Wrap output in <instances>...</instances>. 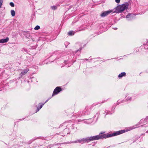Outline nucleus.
<instances>
[{
    "label": "nucleus",
    "instance_id": "1",
    "mask_svg": "<svg viewBox=\"0 0 148 148\" xmlns=\"http://www.w3.org/2000/svg\"><path fill=\"white\" fill-rule=\"evenodd\" d=\"M127 132L125 130H121L114 132L111 134H103V133L101 132L99 135L93 136L94 140H97L100 139H106L115 136H116Z\"/></svg>",
    "mask_w": 148,
    "mask_h": 148
},
{
    "label": "nucleus",
    "instance_id": "2",
    "mask_svg": "<svg viewBox=\"0 0 148 148\" xmlns=\"http://www.w3.org/2000/svg\"><path fill=\"white\" fill-rule=\"evenodd\" d=\"M94 140L93 136L89 137L86 138H83L81 140H79L77 141H71L70 143H82L87 142L88 143L90 141Z\"/></svg>",
    "mask_w": 148,
    "mask_h": 148
},
{
    "label": "nucleus",
    "instance_id": "3",
    "mask_svg": "<svg viewBox=\"0 0 148 148\" xmlns=\"http://www.w3.org/2000/svg\"><path fill=\"white\" fill-rule=\"evenodd\" d=\"M128 4L127 3L119 5L116 8L115 10V12L117 13L121 12L127 8L128 7Z\"/></svg>",
    "mask_w": 148,
    "mask_h": 148
},
{
    "label": "nucleus",
    "instance_id": "4",
    "mask_svg": "<svg viewBox=\"0 0 148 148\" xmlns=\"http://www.w3.org/2000/svg\"><path fill=\"white\" fill-rule=\"evenodd\" d=\"M62 89L60 87H57L54 90L52 96L56 95L59 93L61 91Z\"/></svg>",
    "mask_w": 148,
    "mask_h": 148
},
{
    "label": "nucleus",
    "instance_id": "5",
    "mask_svg": "<svg viewBox=\"0 0 148 148\" xmlns=\"http://www.w3.org/2000/svg\"><path fill=\"white\" fill-rule=\"evenodd\" d=\"M134 16L133 14L129 13L126 16V18L127 20L130 21L134 18Z\"/></svg>",
    "mask_w": 148,
    "mask_h": 148
},
{
    "label": "nucleus",
    "instance_id": "6",
    "mask_svg": "<svg viewBox=\"0 0 148 148\" xmlns=\"http://www.w3.org/2000/svg\"><path fill=\"white\" fill-rule=\"evenodd\" d=\"M112 11L111 10H108L105 11L103 12L100 15L101 17H104L108 15Z\"/></svg>",
    "mask_w": 148,
    "mask_h": 148
},
{
    "label": "nucleus",
    "instance_id": "7",
    "mask_svg": "<svg viewBox=\"0 0 148 148\" xmlns=\"http://www.w3.org/2000/svg\"><path fill=\"white\" fill-rule=\"evenodd\" d=\"M29 71V69H27L23 70L20 73L21 77H22L23 75H25Z\"/></svg>",
    "mask_w": 148,
    "mask_h": 148
},
{
    "label": "nucleus",
    "instance_id": "8",
    "mask_svg": "<svg viewBox=\"0 0 148 148\" xmlns=\"http://www.w3.org/2000/svg\"><path fill=\"white\" fill-rule=\"evenodd\" d=\"M9 40L8 37H6L5 39H2L0 40V42L1 43H4L7 42Z\"/></svg>",
    "mask_w": 148,
    "mask_h": 148
},
{
    "label": "nucleus",
    "instance_id": "9",
    "mask_svg": "<svg viewBox=\"0 0 148 148\" xmlns=\"http://www.w3.org/2000/svg\"><path fill=\"white\" fill-rule=\"evenodd\" d=\"M45 104V103H39L38 106L39 107H38L37 108L36 112H38L39 110L42 108L43 106Z\"/></svg>",
    "mask_w": 148,
    "mask_h": 148
},
{
    "label": "nucleus",
    "instance_id": "10",
    "mask_svg": "<svg viewBox=\"0 0 148 148\" xmlns=\"http://www.w3.org/2000/svg\"><path fill=\"white\" fill-rule=\"evenodd\" d=\"M126 74V73L125 72L121 73L119 75L118 77L119 78H121L123 76H125Z\"/></svg>",
    "mask_w": 148,
    "mask_h": 148
},
{
    "label": "nucleus",
    "instance_id": "11",
    "mask_svg": "<svg viewBox=\"0 0 148 148\" xmlns=\"http://www.w3.org/2000/svg\"><path fill=\"white\" fill-rule=\"evenodd\" d=\"M125 99L126 101H128L131 100L132 97L129 96L127 95L125 97Z\"/></svg>",
    "mask_w": 148,
    "mask_h": 148
},
{
    "label": "nucleus",
    "instance_id": "12",
    "mask_svg": "<svg viewBox=\"0 0 148 148\" xmlns=\"http://www.w3.org/2000/svg\"><path fill=\"white\" fill-rule=\"evenodd\" d=\"M11 13L12 16H14L15 15V13L14 10H11Z\"/></svg>",
    "mask_w": 148,
    "mask_h": 148
},
{
    "label": "nucleus",
    "instance_id": "13",
    "mask_svg": "<svg viewBox=\"0 0 148 148\" xmlns=\"http://www.w3.org/2000/svg\"><path fill=\"white\" fill-rule=\"evenodd\" d=\"M123 101L122 100V101H119V100L116 103V105H119V104L120 103H123Z\"/></svg>",
    "mask_w": 148,
    "mask_h": 148
},
{
    "label": "nucleus",
    "instance_id": "14",
    "mask_svg": "<svg viewBox=\"0 0 148 148\" xmlns=\"http://www.w3.org/2000/svg\"><path fill=\"white\" fill-rule=\"evenodd\" d=\"M40 28V27L38 25L36 26L34 28V29L36 30H38Z\"/></svg>",
    "mask_w": 148,
    "mask_h": 148
},
{
    "label": "nucleus",
    "instance_id": "15",
    "mask_svg": "<svg viewBox=\"0 0 148 148\" xmlns=\"http://www.w3.org/2000/svg\"><path fill=\"white\" fill-rule=\"evenodd\" d=\"M68 34L69 35H72L74 34V33L72 31H71L69 32L68 33Z\"/></svg>",
    "mask_w": 148,
    "mask_h": 148
},
{
    "label": "nucleus",
    "instance_id": "16",
    "mask_svg": "<svg viewBox=\"0 0 148 148\" xmlns=\"http://www.w3.org/2000/svg\"><path fill=\"white\" fill-rule=\"evenodd\" d=\"M51 8L52 9V10H56L57 9V7L56 6H51Z\"/></svg>",
    "mask_w": 148,
    "mask_h": 148
},
{
    "label": "nucleus",
    "instance_id": "17",
    "mask_svg": "<svg viewBox=\"0 0 148 148\" xmlns=\"http://www.w3.org/2000/svg\"><path fill=\"white\" fill-rule=\"evenodd\" d=\"M3 3V0H0V8H1L2 7V6Z\"/></svg>",
    "mask_w": 148,
    "mask_h": 148
},
{
    "label": "nucleus",
    "instance_id": "18",
    "mask_svg": "<svg viewBox=\"0 0 148 148\" xmlns=\"http://www.w3.org/2000/svg\"><path fill=\"white\" fill-rule=\"evenodd\" d=\"M10 5H11V6L12 7H14V3L12 2H11L10 3Z\"/></svg>",
    "mask_w": 148,
    "mask_h": 148
},
{
    "label": "nucleus",
    "instance_id": "19",
    "mask_svg": "<svg viewBox=\"0 0 148 148\" xmlns=\"http://www.w3.org/2000/svg\"><path fill=\"white\" fill-rule=\"evenodd\" d=\"M115 1L116 3H119L120 2V0H115Z\"/></svg>",
    "mask_w": 148,
    "mask_h": 148
},
{
    "label": "nucleus",
    "instance_id": "20",
    "mask_svg": "<svg viewBox=\"0 0 148 148\" xmlns=\"http://www.w3.org/2000/svg\"><path fill=\"white\" fill-rule=\"evenodd\" d=\"M136 127H130V128L129 130H132L133 129H134Z\"/></svg>",
    "mask_w": 148,
    "mask_h": 148
},
{
    "label": "nucleus",
    "instance_id": "21",
    "mask_svg": "<svg viewBox=\"0 0 148 148\" xmlns=\"http://www.w3.org/2000/svg\"><path fill=\"white\" fill-rule=\"evenodd\" d=\"M146 44H144V45H143V46H144V48H145V49H147V48H146V47H145V46H146Z\"/></svg>",
    "mask_w": 148,
    "mask_h": 148
},
{
    "label": "nucleus",
    "instance_id": "22",
    "mask_svg": "<svg viewBox=\"0 0 148 148\" xmlns=\"http://www.w3.org/2000/svg\"><path fill=\"white\" fill-rule=\"evenodd\" d=\"M81 50H82V48H80L79 49H78V50H77V51H81Z\"/></svg>",
    "mask_w": 148,
    "mask_h": 148
},
{
    "label": "nucleus",
    "instance_id": "23",
    "mask_svg": "<svg viewBox=\"0 0 148 148\" xmlns=\"http://www.w3.org/2000/svg\"><path fill=\"white\" fill-rule=\"evenodd\" d=\"M143 121V119H141L140 120V123H142Z\"/></svg>",
    "mask_w": 148,
    "mask_h": 148
},
{
    "label": "nucleus",
    "instance_id": "24",
    "mask_svg": "<svg viewBox=\"0 0 148 148\" xmlns=\"http://www.w3.org/2000/svg\"><path fill=\"white\" fill-rule=\"evenodd\" d=\"M49 100V99H47V100L45 101V103H45V104L46 103H47V102Z\"/></svg>",
    "mask_w": 148,
    "mask_h": 148
},
{
    "label": "nucleus",
    "instance_id": "25",
    "mask_svg": "<svg viewBox=\"0 0 148 148\" xmlns=\"http://www.w3.org/2000/svg\"><path fill=\"white\" fill-rule=\"evenodd\" d=\"M114 30H116V29H117V28H114Z\"/></svg>",
    "mask_w": 148,
    "mask_h": 148
},
{
    "label": "nucleus",
    "instance_id": "26",
    "mask_svg": "<svg viewBox=\"0 0 148 148\" xmlns=\"http://www.w3.org/2000/svg\"><path fill=\"white\" fill-rule=\"evenodd\" d=\"M84 60H88L87 59H84Z\"/></svg>",
    "mask_w": 148,
    "mask_h": 148
},
{
    "label": "nucleus",
    "instance_id": "27",
    "mask_svg": "<svg viewBox=\"0 0 148 148\" xmlns=\"http://www.w3.org/2000/svg\"><path fill=\"white\" fill-rule=\"evenodd\" d=\"M146 132L147 133H148V131H147Z\"/></svg>",
    "mask_w": 148,
    "mask_h": 148
}]
</instances>
